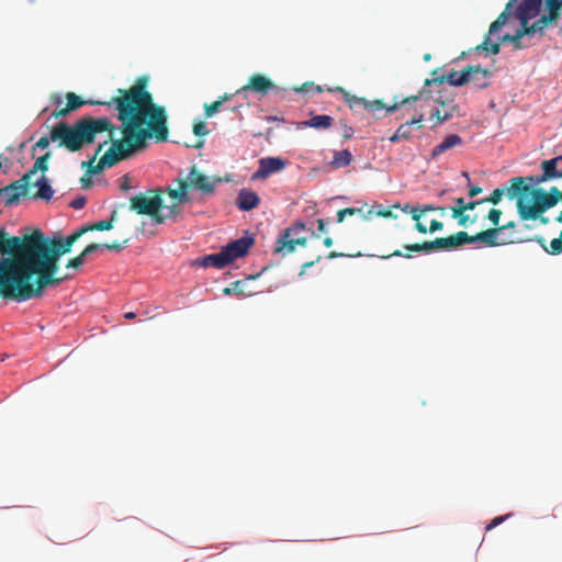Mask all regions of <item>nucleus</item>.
I'll return each mask as SVG.
<instances>
[{
  "label": "nucleus",
  "mask_w": 562,
  "mask_h": 562,
  "mask_svg": "<svg viewBox=\"0 0 562 562\" xmlns=\"http://www.w3.org/2000/svg\"><path fill=\"white\" fill-rule=\"evenodd\" d=\"M117 119L121 121L122 138H115L116 126L106 130L108 138L99 143L94 155L81 162L87 173L94 175L111 168L133 154L144 150L147 140L165 142L168 138L167 114L148 112L147 102L138 93L132 92L117 104Z\"/></svg>",
  "instance_id": "nucleus-1"
},
{
  "label": "nucleus",
  "mask_w": 562,
  "mask_h": 562,
  "mask_svg": "<svg viewBox=\"0 0 562 562\" xmlns=\"http://www.w3.org/2000/svg\"><path fill=\"white\" fill-rule=\"evenodd\" d=\"M75 241L69 237L46 236L40 229L22 236H10L0 228V254L15 255L16 260H10L13 267L21 268L24 277H30L37 292L44 293L49 285H58L67 277H57L59 259L70 252Z\"/></svg>",
  "instance_id": "nucleus-2"
},
{
  "label": "nucleus",
  "mask_w": 562,
  "mask_h": 562,
  "mask_svg": "<svg viewBox=\"0 0 562 562\" xmlns=\"http://www.w3.org/2000/svg\"><path fill=\"white\" fill-rule=\"evenodd\" d=\"M111 128L112 121L106 116L86 115L72 124L59 122L52 128L49 136H43L35 143L34 148L45 149L54 142L71 153L80 151L93 144L98 134Z\"/></svg>",
  "instance_id": "nucleus-3"
},
{
  "label": "nucleus",
  "mask_w": 562,
  "mask_h": 562,
  "mask_svg": "<svg viewBox=\"0 0 562 562\" xmlns=\"http://www.w3.org/2000/svg\"><path fill=\"white\" fill-rule=\"evenodd\" d=\"M148 79L146 77H140L137 79L135 85H133L128 89H119V95L112 98L109 101H101V100H82L79 95H77L75 92H67L66 93V100L67 103L64 108H58L54 110L50 114L52 117L58 119L68 115L70 112H74L81 108L85 104L90 105H105V106H112L114 105L117 110V104L121 100L130 95L132 92H137L138 95L144 99L147 102L148 112L156 113V114H167L164 106L158 105L154 102L153 94L146 90Z\"/></svg>",
  "instance_id": "nucleus-4"
},
{
  "label": "nucleus",
  "mask_w": 562,
  "mask_h": 562,
  "mask_svg": "<svg viewBox=\"0 0 562 562\" xmlns=\"http://www.w3.org/2000/svg\"><path fill=\"white\" fill-rule=\"evenodd\" d=\"M15 255H4L0 258V294L4 299L24 302L41 297L42 293L35 290L33 280L24 277L21 268L13 267L10 260H16Z\"/></svg>",
  "instance_id": "nucleus-5"
},
{
  "label": "nucleus",
  "mask_w": 562,
  "mask_h": 562,
  "mask_svg": "<svg viewBox=\"0 0 562 562\" xmlns=\"http://www.w3.org/2000/svg\"><path fill=\"white\" fill-rule=\"evenodd\" d=\"M130 209L139 215L149 216L156 225H161L169 218H176L181 213V207L176 201L165 207L166 212L162 211L160 189H149L131 196Z\"/></svg>",
  "instance_id": "nucleus-6"
},
{
  "label": "nucleus",
  "mask_w": 562,
  "mask_h": 562,
  "mask_svg": "<svg viewBox=\"0 0 562 562\" xmlns=\"http://www.w3.org/2000/svg\"><path fill=\"white\" fill-rule=\"evenodd\" d=\"M220 182V178L205 176L193 165L186 178H177L175 180V183L178 186L177 189L167 188L165 192L180 205L181 203L189 202L188 191L190 189L199 190L204 194H212Z\"/></svg>",
  "instance_id": "nucleus-7"
},
{
  "label": "nucleus",
  "mask_w": 562,
  "mask_h": 562,
  "mask_svg": "<svg viewBox=\"0 0 562 562\" xmlns=\"http://www.w3.org/2000/svg\"><path fill=\"white\" fill-rule=\"evenodd\" d=\"M532 204L526 203L520 196L517 200V211L522 221L537 220L549 209L555 206L554 198L542 188L531 189Z\"/></svg>",
  "instance_id": "nucleus-8"
},
{
  "label": "nucleus",
  "mask_w": 562,
  "mask_h": 562,
  "mask_svg": "<svg viewBox=\"0 0 562 562\" xmlns=\"http://www.w3.org/2000/svg\"><path fill=\"white\" fill-rule=\"evenodd\" d=\"M328 91H333V90L328 89ZM334 91L341 92L345 97L346 102L349 104L350 108L361 104V105H363L364 109L369 110L373 114H376V112L382 111V110H385L387 113H393L406 103L416 102L418 100L426 98V94L428 93L426 90H422L418 94L404 98L401 101L395 100L393 102V104L387 105V104L383 103L381 100L368 101L364 98H358L356 95H350L341 87H337Z\"/></svg>",
  "instance_id": "nucleus-9"
},
{
  "label": "nucleus",
  "mask_w": 562,
  "mask_h": 562,
  "mask_svg": "<svg viewBox=\"0 0 562 562\" xmlns=\"http://www.w3.org/2000/svg\"><path fill=\"white\" fill-rule=\"evenodd\" d=\"M305 231L308 229L302 222H295L286 227L276 241L274 252L285 256L294 252L296 246L305 247L307 237L302 235Z\"/></svg>",
  "instance_id": "nucleus-10"
},
{
  "label": "nucleus",
  "mask_w": 562,
  "mask_h": 562,
  "mask_svg": "<svg viewBox=\"0 0 562 562\" xmlns=\"http://www.w3.org/2000/svg\"><path fill=\"white\" fill-rule=\"evenodd\" d=\"M517 0H509L505 7V10L497 16V19L490 25L487 34L481 44L473 48L474 52H486L487 54L497 55L501 50V43H492L491 35L497 33L503 26H505L512 16L513 5Z\"/></svg>",
  "instance_id": "nucleus-11"
},
{
  "label": "nucleus",
  "mask_w": 562,
  "mask_h": 562,
  "mask_svg": "<svg viewBox=\"0 0 562 562\" xmlns=\"http://www.w3.org/2000/svg\"><path fill=\"white\" fill-rule=\"evenodd\" d=\"M254 243L255 240L251 236H244L228 243L226 246H223L221 248V252L226 266H229L236 259L246 256Z\"/></svg>",
  "instance_id": "nucleus-12"
},
{
  "label": "nucleus",
  "mask_w": 562,
  "mask_h": 562,
  "mask_svg": "<svg viewBox=\"0 0 562 562\" xmlns=\"http://www.w3.org/2000/svg\"><path fill=\"white\" fill-rule=\"evenodd\" d=\"M476 241L484 244L486 247H496V246L510 244V243H513V239L503 238L502 237V228L492 227L486 231L476 233L473 236L468 234L467 244H472V243H476Z\"/></svg>",
  "instance_id": "nucleus-13"
},
{
  "label": "nucleus",
  "mask_w": 562,
  "mask_h": 562,
  "mask_svg": "<svg viewBox=\"0 0 562 562\" xmlns=\"http://www.w3.org/2000/svg\"><path fill=\"white\" fill-rule=\"evenodd\" d=\"M561 162L562 159H557L555 157L543 160L541 162L542 173L527 177V181L530 184H540L554 178H562V168L559 167V164Z\"/></svg>",
  "instance_id": "nucleus-14"
},
{
  "label": "nucleus",
  "mask_w": 562,
  "mask_h": 562,
  "mask_svg": "<svg viewBox=\"0 0 562 562\" xmlns=\"http://www.w3.org/2000/svg\"><path fill=\"white\" fill-rule=\"evenodd\" d=\"M31 184V181H29V175H23L19 180L13 181L4 188L0 189V192H3L5 195V205L18 203L20 196L27 193L29 187Z\"/></svg>",
  "instance_id": "nucleus-15"
},
{
  "label": "nucleus",
  "mask_w": 562,
  "mask_h": 562,
  "mask_svg": "<svg viewBox=\"0 0 562 562\" xmlns=\"http://www.w3.org/2000/svg\"><path fill=\"white\" fill-rule=\"evenodd\" d=\"M259 168L252 173V180H261L268 178L270 175L283 170L286 161L280 157H266L258 161Z\"/></svg>",
  "instance_id": "nucleus-16"
},
{
  "label": "nucleus",
  "mask_w": 562,
  "mask_h": 562,
  "mask_svg": "<svg viewBox=\"0 0 562 562\" xmlns=\"http://www.w3.org/2000/svg\"><path fill=\"white\" fill-rule=\"evenodd\" d=\"M437 72H438L437 69L434 70L431 72L432 78L425 79V82H424L425 87H429L431 85L441 86L445 82H448L449 85L454 86V87H461V86H464L465 83H469V79L467 77L464 69L461 72L452 69L447 75H442V76H437Z\"/></svg>",
  "instance_id": "nucleus-17"
},
{
  "label": "nucleus",
  "mask_w": 562,
  "mask_h": 562,
  "mask_svg": "<svg viewBox=\"0 0 562 562\" xmlns=\"http://www.w3.org/2000/svg\"><path fill=\"white\" fill-rule=\"evenodd\" d=\"M274 88V83L268 77L260 74H255L250 76L247 85L236 91V94H245L250 90L265 95Z\"/></svg>",
  "instance_id": "nucleus-18"
},
{
  "label": "nucleus",
  "mask_w": 562,
  "mask_h": 562,
  "mask_svg": "<svg viewBox=\"0 0 562 562\" xmlns=\"http://www.w3.org/2000/svg\"><path fill=\"white\" fill-rule=\"evenodd\" d=\"M542 0H522L515 11V16L520 25L526 26L530 20L536 18L541 9Z\"/></svg>",
  "instance_id": "nucleus-19"
},
{
  "label": "nucleus",
  "mask_w": 562,
  "mask_h": 562,
  "mask_svg": "<svg viewBox=\"0 0 562 562\" xmlns=\"http://www.w3.org/2000/svg\"><path fill=\"white\" fill-rule=\"evenodd\" d=\"M468 240L467 232H458L448 237H438L434 240L435 250H451L465 245Z\"/></svg>",
  "instance_id": "nucleus-20"
},
{
  "label": "nucleus",
  "mask_w": 562,
  "mask_h": 562,
  "mask_svg": "<svg viewBox=\"0 0 562 562\" xmlns=\"http://www.w3.org/2000/svg\"><path fill=\"white\" fill-rule=\"evenodd\" d=\"M464 71L469 79V83H474V86L479 89L488 87V78L492 75L488 69L482 68L480 66H468L464 68Z\"/></svg>",
  "instance_id": "nucleus-21"
},
{
  "label": "nucleus",
  "mask_w": 562,
  "mask_h": 562,
  "mask_svg": "<svg viewBox=\"0 0 562 562\" xmlns=\"http://www.w3.org/2000/svg\"><path fill=\"white\" fill-rule=\"evenodd\" d=\"M334 123V119L330 115L322 114V115H312L306 121H301L296 123L297 128L312 127L315 130H328L331 127Z\"/></svg>",
  "instance_id": "nucleus-22"
},
{
  "label": "nucleus",
  "mask_w": 562,
  "mask_h": 562,
  "mask_svg": "<svg viewBox=\"0 0 562 562\" xmlns=\"http://www.w3.org/2000/svg\"><path fill=\"white\" fill-rule=\"evenodd\" d=\"M259 202L260 198L256 192L243 189L238 193L236 205L241 211H250L257 207Z\"/></svg>",
  "instance_id": "nucleus-23"
},
{
  "label": "nucleus",
  "mask_w": 562,
  "mask_h": 562,
  "mask_svg": "<svg viewBox=\"0 0 562 562\" xmlns=\"http://www.w3.org/2000/svg\"><path fill=\"white\" fill-rule=\"evenodd\" d=\"M463 144V139L458 134H450L445 137V139L436 145L431 150V159H437L440 155L446 153L449 149H452L457 146Z\"/></svg>",
  "instance_id": "nucleus-24"
},
{
  "label": "nucleus",
  "mask_w": 562,
  "mask_h": 562,
  "mask_svg": "<svg viewBox=\"0 0 562 562\" xmlns=\"http://www.w3.org/2000/svg\"><path fill=\"white\" fill-rule=\"evenodd\" d=\"M525 180H527V178L514 177L509 180L508 187H503L504 189H506L505 193H507V196L509 199H514L518 194L530 193V186L524 184Z\"/></svg>",
  "instance_id": "nucleus-25"
},
{
  "label": "nucleus",
  "mask_w": 562,
  "mask_h": 562,
  "mask_svg": "<svg viewBox=\"0 0 562 562\" xmlns=\"http://www.w3.org/2000/svg\"><path fill=\"white\" fill-rule=\"evenodd\" d=\"M128 239H125L123 243L113 241V243H105V244H90L88 245L81 252L82 257L88 258L91 254L95 252L100 249H108V250H114V251H121L125 248Z\"/></svg>",
  "instance_id": "nucleus-26"
},
{
  "label": "nucleus",
  "mask_w": 562,
  "mask_h": 562,
  "mask_svg": "<svg viewBox=\"0 0 562 562\" xmlns=\"http://www.w3.org/2000/svg\"><path fill=\"white\" fill-rule=\"evenodd\" d=\"M33 184L36 186L38 190L31 195L32 199L49 201L53 198L54 190L52 189L45 176H42Z\"/></svg>",
  "instance_id": "nucleus-27"
},
{
  "label": "nucleus",
  "mask_w": 562,
  "mask_h": 562,
  "mask_svg": "<svg viewBox=\"0 0 562 562\" xmlns=\"http://www.w3.org/2000/svg\"><path fill=\"white\" fill-rule=\"evenodd\" d=\"M424 115L422 113L414 115L409 121L401 124L396 132L400 134L402 139H409L412 137L411 127L417 125L418 128L423 126Z\"/></svg>",
  "instance_id": "nucleus-28"
},
{
  "label": "nucleus",
  "mask_w": 562,
  "mask_h": 562,
  "mask_svg": "<svg viewBox=\"0 0 562 562\" xmlns=\"http://www.w3.org/2000/svg\"><path fill=\"white\" fill-rule=\"evenodd\" d=\"M196 263L204 268L213 267L216 269H223L227 267L221 251L199 258Z\"/></svg>",
  "instance_id": "nucleus-29"
},
{
  "label": "nucleus",
  "mask_w": 562,
  "mask_h": 562,
  "mask_svg": "<svg viewBox=\"0 0 562 562\" xmlns=\"http://www.w3.org/2000/svg\"><path fill=\"white\" fill-rule=\"evenodd\" d=\"M558 21L550 16L548 13L542 14L540 19L531 24H527L528 35H533L537 32L542 33L544 29L551 24H555Z\"/></svg>",
  "instance_id": "nucleus-30"
},
{
  "label": "nucleus",
  "mask_w": 562,
  "mask_h": 562,
  "mask_svg": "<svg viewBox=\"0 0 562 562\" xmlns=\"http://www.w3.org/2000/svg\"><path fill=\"white\" fill-rule=\"evenodd\" d=\"M436 101L440 103V105L442 106V110L437 109L432 113V116H435L437 119V121L440 123L451 120L457 110V105L456 104L448 105L445 101H439V100H436Z\"/></svg>",
  "instance_id": "nucleus-31"
},
{
  "label": "nucleus",
  "mask_w": 562,
  "mask_h": 562,
  "mask_svg": "<svg viewBox=\"0 0 562 562\" xmlns=\"http://www.w3.org/2000/svg\"><path fill=\"white\" fill-rule=\"evenodd\" d=\"M525 35H528V30L526 26L520 25V27L516 30L515 34H505V35L501 36L499 42L501 43H506V42L513 43L515 49H520L522 47L520 41Z\"/></svg>",
  "instance_id": "nucleus-32"
},
{
  "label": "nucleus",
  "mask_w": 562,
  "mask_h": 562,
  "mask_svg": "<svg viewBox=\"0 0 562 562\" xmlns=\"http://www.w3.org/2000/svg\"><path fill=\"white\" fill-rule=\"evenodd\" d=\"M403 211L404 212H409L411 215H412V218L414 221H416V224H415V229L422 234H426L427 233V227L420 223V217L423 215V211L422 209H419L418 206H409L408 204H406L404 207H403Z\"/></svg>",
  "instance_id": "nucleus-33"
},
{
  "label": "nucleus",
  "mask_w": 562,
  "mask_h": 562,
  "mask_svg": "<svg viewBox=\"0 0 562 562\" xmlns=\"http://www.w3.org/2000/svg\"><path fill=\"white\" fill-rule=\"evenodd\" d=\"M352 161V155L348 149L335 151L331 165L335 168H344L350 165Z\"/></svg>",
  "instance_id": "nucleus-34"
},
{
  "label": "nucleus",
  "mask_w": 562,
  "mask_h": 562,
  "mask_svg": "<svg viewBox=\"0 0 562 562\" xmlns=\"http://www.w3.org/2000/svg\"><path fill=\"white\" fill-rule=\"evenodd\" d=\"M50 156L52 154L47 151L46 154L36 159L32 169L25 173L29 175V181H31L32 176H34L38 170L45 172L48 169L47 162Z\"/></svg>",
  "instance_id": "nucleus-35"
},
{
  "label": "nucleus",
  "mask_w": 562,
  "mask_h": 562,
  "mask_svg": "<svg viewBox=\"0 0 562 562\" xmlns=\"http://www.w3.org/2000/svg\"><path fill=\"white\" fill-rule=\"evenodd\" d=\"M114 218H115V212L111 215V217L109 220H104V221L95 222L93 224L86 225L87 231L88 232H91V231H100V232H102V231H110L113 227Z\"/></svg>",
  "instance_id": "nucleus-36"
},
{
  "label": "nucleus",
  "mask_w": 562,
  "mask_h": 562,
  "mask_svg": "<svg viewBox=\"0 0 562 562\" xmlns=\"http://www.w3.org/2000/svg\"><path fill=\"white\" fill-rule=\"evenodd\" d=\"M368 215L369 216L375 215V216L385 217V218L394 217L391 209L384 207L381 204L373 205L372 209L368 212Z\"/></svg>",
  "instance_id": "nucleus-37"
},
{
  "label": "nucleus",
  "mask_w": 562,
  "mask_h": 562,
  "mask_svg": "<svg viewBox=\"0 0 562 562\" xmlns=\"http://www.w3.org/2000/svg\"><path fill=\"white\" fill-rule=\"evenodd\" d=\"M506 189L504 188H496L493 190V192L490 194V196L485 199H481V202L483 203H492L494 205L498 204L505 194Z\"/></svg>",
  "instance_id": "nucleus-38"
},
{
  "label": "nucleus",
  "mask_w": 562,
  "mask_h": 562,
  "mask_svg": "<svg viewBox=\"0 0 562 562\" xmlns=\"http://www.w3.org/2000/svg\"><path fill=\"white\" fill-rule=\"evenodd\" d=\"M546 5L548 14L558 21L561 16V5L558 0H546Z\"/></svg>",
  "instance_id": "nucleus-39"
},
{
  "label": "nucleus",
  "mask_w": 562,
  "mask_h": 562,
  "mask_svg": "<svg viewBox=\"0 0 562 562\" xmlns=\"http://www.w3.org/2000/svg\"><path fill=\"white\" fill-rule=\"evenodd\" d=\"M547 252L553 256H558L562 252V232L557 238H553L550 243V247Z\"/></svg>",
  "instance_id": "nucleus-40"
},
{
  "label": "nucleus",
  "mask_w": 562,
  "mask_h": 562,
  "mask_svg": "<svg viewBox=\"0 0 562 562\" xmlns=\"http://www.w3.org/2000/svg\"><path fill=\"white\" fill-rule=\"evenodd\" d=\"M360 212H361V209H355V207H346V209L339 210L337 212V222L341 223V222H344V220L347 215L351 216V215H355Z\"/></svg>",
  "instance_id": "nucleus-41"
},
{
  "label": "nucleus",
  "mask_w": 562,
  "mask_h": 562,
  "mask_svg": "<svg viewBox=\"0 0 562 562\" xmlns=\"http://www.w3.org/2000/svg\"><path fill=\"white\" fill-rule=\"evenodd\" d=\"M221 106H222V101H218V100H216L210 104H205L204 111H205L206 117H211L215 113H217L220 111Z\"/></svg>",
  "instance_id": "nucleus-42"
},
{
  "label": "nucleus",
  "mask_w": 562,
  "mask_h": 562,
  "mask_svg": "<svg viewBox=\"0 0 562 562\" xmlns=\"http://www.w3.org/2000/svg\"><path fill=\"white\" fill-rule=\"evenodd\" d=\"M86 257H82V252H80L77 257L71 258L67 265L66 268L68 269H79L86 261Z\"/></svg>",
  "instance_id": "nucleus-43"
},
{
  "label": "nucleus",
  "mask_w": 562,
  "mask_h": 562,
  "mask_svg": "<svg viewBox=\"0 0 562 562\" xmlns=\"http://www.w3.org/2000/svg\"><path fill=\"white\" fill-rule=\"evenodd\" d=\"M501 216H502V211L499 209H491L487 214V218L492 222V224L495 227L499 226Z\"/></svg>",
  "instance_id": "nucleus-44"
},
{
  "label": "nucleus",
  "mask_w": 562,
  "mask_h": 562,
  "mask_svg": "<svg viewBox=\"0 0 562 562\" xmlns=\"http://www.w3.org/2000/svg\"><path fill=\"white\" fill-rule=\"evenodd\" d=\"M339 125H340V130H341V136L345 138V139H349L352 137L355 131L351 126H349L347 124L346 121L341 120L339 122Z\"/></svg>",
  "instance_id": "nucleus-45"
},
{
  "label": "nucleus",
  "mask_w": 562,
  "mask_h": 562,
  "mask_svg": "<svg viewBox=\"0 0 562 562\" xmlns=\"http://www.w3.org/2000/svg\"><path fill=\"white\" fill-rule=\"evenodd\" d=\"M193 133L196 136H205L209 134V130L206 128L205 123L200 121L193 125Z\"/></svg>",
  "instance_id": "nucleus-46"
},
{
  "label": "nucleus",
  "mask_w": 562,
  "mask_h": 562,
  "mask_svg": "<svg viewBox=\"0 0 562 562\" xmlns=\"http://www.w3.org/2000/svg\"><path fill=\"white\" fill-rule=\"evenodd\" d=\"M86 203H87V199L85 196L80 195V196H77L76 199H74L69 205L75 210H81L82 207H85Z\"/></svg>",
  "instance_id": "nucleus-47"
},
{
  "label": "nucleus",
  "mask_w": 562,
  "mask_h": 562,
  "mask_svg": "<svg viewBox=\"0 0 562 562\" xmlns=\"http://www.w3.org/2000/svg\"><path fill=\"white\" fill-rule=\"evenodd\" d=\"M509 516H510V514L505 515V516H497V517L493 518V519L491 520V522L486 526V528H485V529L488 531V530H491V529L495 528L496 526H498V525H501L503 521H505V519H506L507 517H509Z\"/></svg>",
  "instance_id": "nucleus-48"
},
{
  "label": "nucleus",
  "mask_w": 562,
  "mask_h": 562,
  "mask_svg": "<svg viewBox=\"0 0 562 562\" xmlns=\"http://www.w3.org/2000/svg\"><path fill=\"white\" fill-rule=\"evenodd\" d=\"M317 231H318L317 233L313 232V231H310L311 232V237L319 238L321 233L325 232V221L323 218H318L317 220Z\"/></svg>",
  "instance_id": "nucleus-49"
},
{
  "label": "nucleus",
  "mask_w": 562,
  "mask_h": 562,
  "mask_svg": "<svg viewBox=\"0 0 562 562\" xmlns=\"http://www.w3.org/2000/svg\"><path fill=\"white\" fill-rule=\"evenodd\" d=\"M86 233H88L86 225L81 226L77 231H75L72 234H70L68 237L74 240L75 243Z\"/></svg>",
  "instance_id": "nucleus-50"
},
{
  "label": "nucleus",
  "mask_w": 562,
  "mask_h": 562,
  "mask_svg": "<svg viewBox=\"0 0 562 562\" xmlns=\"http://www.w3.org/2000/svg\"><path fill=\"white\" fill-rule=\"evenodd\" d=\"M548 194L554 198L555 204L562 201V191H560L557 187H552Z\"/></svg>",
  "instance_id": "nucleus-51"
},
{
  "label": "nucleus",
  "mask_w": 562,
  "mask_h": 562,
  "mask_svg": "<svg viewBox=\"0 0 562 562\" xmlns=\"http://www.w3.org/2000/svg\"><path fill=\"white\" fill-rule=\"evenodd\" d=\"M476 220H477L476 216L471 218L470 215L463 213L462 216L458 220V224L461 226H465L468 223H471V224L475 223Z\"/></svg>",
  "instance_id": "nucleus-52"
},
{
  "label": "nucleus",
  "mask_w": 562,
  "mask_h": 562,
  "mask_svg": "<svg viewBox=\"0 0 562 562\" xmlns=\"http://www.w3.org/2000/svg\"><path fill=\"white\" fill-rule=\"evenodd\" d=\"M481 204H483V202H481V200L470 201V202H465V204H464V206H462V209H463V212L465 213L467 211L474 210L477 205H481Z\"/></svg>",
  "instance_id": "nucleus-53"
},
{
  "label": "nucleus",
  "mask_w": 562,
  "mask_h": 562,
  "mask_svg": "<svg viewBox=\"0 0 562 562\" xmlns=\"http://www.w3.org/2000/svg\"><path fill=\"white\" fill-rule=\"evenodd\" d=\"M443 227V224L440 222V221H437V220H432L430 222V226H429V232L430 233H435L437 231H441Z\"/></svg>",
  "instance_id": "nucleus-54"
},
{
  "label": "nucleus",
  "mask_w": 562,
  "mask_h": 562,
  "mask_svg": "<svg viewBox=\"0 0 562 562\" xmlns=\"http://www.w3.org/2000/svg\"><path fill=\"white\" fill-rule=\"evenodd\" d=\"M420 251H425V252L435 251L434 240L422 243L420 244Z\"/></svg>",
  "instance_id": "nucleus-55"
},
{
  "label": "nucleus",
  "mask_w": 562,
  "mask_h": 562,
  "mask_svg": "<svg viewBox=\"0 0 562 562\" xmlns=\"http://www.w3.org/2000/svg\"><path fill=\"white\" fill-rule=\"evenodd\" d=\"M401 257V256H404L405 258H412V255L409 252H406V254H403L401 250H395L394 252L392 254H389V255H384V256H381V258L383 259H389L391 257Z\"/></svg>",
  "instance_id": "nucleus-56"
},
{
  "label": "nucleus",
  "mask_w": 562,
  "mask_h": 562,
  "mask_svg": "<svg viewBox=\"0 0 562 562\" xmlns=\"http://www.w3.org/2000/svg\"><path fill=\"white\" fill-rule=\"evenodd\" d=\"M450 210H451L452 217L456 220H459L462 216V214L464 213L462 206L454 205Z\"/></svg>",
  "instance_id": "nucleus-57"
},
{
  "label": "nucleus",
  "mask_w": 562,
  "mask_h": 562,
  "mask_svg": "<svg viewBox=\"0 0 562 562\" xmlns=\"http://www.w3.org/2000/svg\"><path fill=\"white\" fill-rule=\"evenodd\" d=\"M321 259H322V256L317 255L314 260H311V261H307V262L303 263L301 273H303L307 268H311L315 263L319 262Z\"/></svg>",
  "instance_id": "nucleus-58"
},
{
  "label": "nucleus",
  "mask_w": 562,
  "mask_h": 562,
  "mask_svg": "<svg viewBox=\"0 0 562 562\" xmlns=\"http://www.w3.org/2000/svg\"><path fill=\"white\" fill-rule=\"evenodd\" d=\"M86 173L80 178V182L83 189H88L92 184V179Z\"/></svg>",
  "instance_id": "nucleus-59"
},
{
  "label": "nucleus",
  "mask_w": 562,
  "mask_h": 562,
  "mask_svg": "<svg viewBox=\"0 0 562 562\" xmlns=\"http://www.w3.org/2000/svg\"><path fill=\"white\" fill-rule=\"evenodd\" d=\"M313 86L314 83L313 82H305L304 85H302L301 87L299 88H295L294 90L296 92H308L310 90L313 89Z\"/></svg>",
  "instance_id": "nucleus-60"
},
{
  "label": "nucleus",
  "mask_w": 562,
  "mask_h": 562,
  "mask_svg": "<svg viewBox=\"0 0 562 562\" xmlns=\"http://www.w3.org/2000/svg\"><path fill=\"white\" fill-rule=\"evenodd\" d=\"M481 192H482V188H481V187H479V186H472V187H470V189H469V193H468V195H469L470 198H474V196L479 195Z\"/></svg>",
  "instance_id": "nucleus-61"
},
{
  "label": "nucleus",
  "mask_w": 562,
  "mask_h": 562,
  "mask_svg": "<svg viewBox=\"0 0 562 562\" xmlns=\"http://www.w3.org/2000/svg\"><path fill=\"white\" fill-rule=\"evenodd\" d=\"M404 249L407 251L420 252V244H407L404 245Z\"/></svg>",
  "instance_id": "nucleus-62"
},
{
  "label": "nucleus",
  "mask_w": 562,
  "mask_h": 562,
  "mask_svg": "<svg viewBox=\"0 0 562 562\" xmlns=\"http://www.w3.org/2000/svg\"><path fill=\"white\" fill-rule=\"evenodd\" d=\"M533 240H536L544 249V251H547L548 247L546 244V239L542 236H536Z\"/></svg>",
  "instance_id": "nucleus-63"
},
{
  "label": "nucleus",
  "mask_w": 562,
  "mask_h": 562,
  "mask_svg": "<svg viewBox=\"0 0 562 562\" xmlns=\"http://www.w3.org/2000/svg\"><path fill=\"white\" fill-rule=\"evenodd\" d=\"M50 100H52V103L57 106L61 105V103H63L61 97L58 94L52 95Z\"/></svg>",
  "instance_id": "nucleus-64"
}]
</instances>
